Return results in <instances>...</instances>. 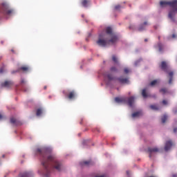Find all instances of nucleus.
I'll use <instances>...</instances> for the list:
<instances>
[{
  "instance_id": "obj_1",
  "label": "nucleus",
  "mask_w": 177,
  "mask_h": 177,
  "mask_svg": "<svg viewBox=\"0 0 177 177\" xmlns=\"http://www.w3.org/2000/svg\"><path fill=\"white\" fill-rule=\"evenodd\" d=\"M36 153L40 156L41 165H43L44 170L40 171L41 175L48 177L52 169L62 171V163L57 161L55 156L48 155L49 151L46 149L38 148Z\"/></svg>"
},
{
  "instance_id": "obj_2",
  "label": "nucleus",
  "mask_w": 177,
  "mask_h": 177,
  "mask_svg": "<svg viewBox=\"0 0 177 177\" xmlns=\"http://www.w3.org/2000/svg\"><path fill=\"white\" fill-rule=\"evenodd\" d=\"M160 5L162 8H164V6H167V5H169L170 6L171 10L169 12V17L172 20V21H175V15L177 13V0H174L172 1H162L160 2Z\"/></svg>"
},
{
  "instance_id": "obj_3",
  "label": "nucleus",
  "mask_w": 177,
  "mask_h": 177,
  "mask_svg": "<svg viewBox=\"0 0 177 177\" xmlns=\"http://www.w3.org/2000/svg\"><path fill=\"white\" fill-rule=\"evenodd\" d=\"M102 35H104V38H109L111 41V44H115V42H117V39H118L115 33L113 32V28L110 26L106 28V34Z\"/></svg>"
},
{
  "instance_id": "obj_4",
  "label": "nucleus",
  "mask_w": 177,
  "mask_h": 177,
  "mask_svg": "<svg viewBox=\"0 0 177 177\" xmlns=\"http://www.w3.org/2000/svg\"><path fill=\"white\" fill-rule=\"evenodd\" d=\"M0 13L6 16H12L15 13V10L7 3H3L0 6Z\"/></svg>"
},
{
  "instance_id": "obj_5",
  "label": "nucleus",
  "mask_w": 177,
  "mask_h": 177,
  "mask_svg": "<svg viewBox=\"0 0 177 177\" xmlns=\"http://www.w3.org/2000/svg\"><path fill=\"white\" fill-rule=\"evenodd\" d=\"M97 44L100 46H107V45H113V44L110 41V39H109L108 37H104L103 34L100 35L99 39L97 41Z\"/></svg>"
},
{
  "instance_id": "obj_6",
  "label": "nucleus",
  "mask_w": 177,
  "mask_h": 177,
  "mask_svg": "<svg viewBox=\"0 0 177 177\" xmlns=\"http://www.w3.org/2000/svg\"><path fill=\"white\" fill-rule=\"evenodd\" d=\"M62 93L69 99V100H73V99H75V91H70L67 93V91L64 90L62 91Z\"/></svg>"
},
{
  "instance_id": "obj_7",
  "label": "nucleus",
  "mask_w": 177,
  "mask_h": 177,
  "mask_svg": "<svg viewBox=\"0 0 177 177\" xmlns=\"http://www.w3.org/2000/svg\"><path fill=\"white\" fill-rule=\"evenodd\" d=\"M158 151H160V150L157 147H154V148L149 147V148H148V153L149 154V158H151V157H153V153H158Z\"/></svg>"
},
{
  "instance_id": "obj_8",
  "label": "nucleus",
  "mask_w": 177,
  "mask_h": 177,
  "mask_svg": "<svg viewBox=\"0 0 177 177\" xmlns=\"http://www.w3.org/2000/svg\"><path fill=\"white\" fill-rule=\"evenodd\" d=\"M126 103H127L129 107H132V106H133V103H135V97L132 96L129 98H127Z\"/></svg>"
},
{
  "instance_id": "obj_9",
  "label": "nucleus",
  "mask_w": 177,
  "mask_h": 177,
  "mask_svg": "<svg viewBox=\"0 0 177 177\" xmlns=\"http://www.w3.org/2000/svg\"><path fill=\"white\" fill-rule=\"evenodd\" d=\"M1 86H3L4 88H10V87L13 86V82L6 81V82L1 83Z\"/></svg>"
},
{
  "instance_id": "obj_10",
  "label": "nucleus",
  "mask_w": 177,
  "mask_h": 177,
  "mask_svg": "<svg viewBox=\"0 0 177 177\" xmlns=\"http://www.w3.org/2000/svg\"><path fill=\"white\" fill-rule=\"evenodd\" d=\"M19 71H24V73H26V71H28V66H21L19 68L17 71H12V74H15V73H19Z\"/></svg>"
},
{
  "instance_id": "obj_11",
  "label": "nucleus",
  "mask_w": 177,
  "mask_h": 177,
  "mask_svg": "<svg viewBox=\"0 0 177 177\" xmlns=\"http://www.w3.org/2000/svg\"><path fill=\"white\" fill-rule=\"evenodd\" d=\"M10 123L15 126L22 125V123L20 122V120H17V119L15 118H10Z\"/></svg>"
},
{
  "instance_id": "obj_12",
  "label": "nucleus",
  "mask_w": 177,
  "mask_h": 177,
  "mask_svg": "<svg viewBox=\"0 0 177 177\" xmlns=\"http://www.w3.org/2000/svg\"><path fill=\"white\" fill-rule=\"evenodd\" d=\"M115 102L116 103H127V97H115Z\"/></svg>"
},
{
  "instance_id": "obj_13",
  "label": "nucleus",
  "mask_w": 177,
  "mask_h": 177,
  "mask_svg": "<svg viewBox=\"0 0 177 177\" xmlns=\"http://www.w3.org/2000/svg\"><path fill=\"white\" fill-rule=\"evenodd\" d=\"M160 68H162L163 71H165V73H168V65L167 64V62H162Z\"/></svg>"
},
{
  "instance_id": "obj_14",
  "label": "nucleus",
  "mask_w": 177,
  "mask_h": 177,
  "mask_svg": "<svg viewBox=\"0 0 177 177\" xmlns=\"http://www.w3.org/2000/svg\"><path fill=\"white\" fill-rule=\"evenodd\" d=\"M172 145H173L172 141H171V140L167 141L165 146V151H168V150H169V149H171V147H172Z\"/></svg>"
},
{
  "instance_id": "obj_15",
  "label": "nucleus",
  "mask_w": 177,
  "mask_h": 177,
  "mask_svg": "<svg viewBox=\"0 0 177 177\" xmlns=\"http://www.w3.org/2000/svg\"><path fill=\"white\" fill-rule=\"evenodd\" d=\"M81 165H86V167H91V165H93V162L92 160H85L82 162Z\"/></svg>"
},
{
  "instance_id": "obj_16",
  "label": "nucleus",
  "mask_w": 177,
  "mask_h": 177,
  "mask_svg": "<svg viewBox=\"0 0 177 177\" xmlns=\"http://www.w3.org/2000/svg\"><path fill=\"white\" fill-rule=\"evenodd\" d=\"M147 26H149V22H147V21L144 22L138 28V31H143V30L146 29Z\"/></svg>"
},
{
  "instance_id": "obj_17",
  "label": "nucleus",
  "mask_w": 177,
  "mask_h": 177,
  "mask_svg": "<svg viewBox=\"0 0 177 177\" xmlns=\"http://www.w3.org/2000/svg\"><path fill=\"white\" fill-rule=\"evenodd\" d=\"M118 80L119 81V82H120V84H128L129 82V80H128V78L125 77H119L118 78Z\"/></svg>"
},
{
  "instance_id": "obj_18",
  "label": "nucleus",
  "mask_w": 177,
  "mask_h": 177,
  "mask_svg": "<svg viewBox=\"0 0 177 177\" xmlns=\"http://www.w3.org/2000/svg\"><path fill=\"white\" fill-rule=\"evenodd\" d=\"M89 3H91V0H82V5L84 8H88L89 6Z\"/></svg>"
},
{
  "instance_id": "obj_19",
  "label": "nucleus",
  "mask_w": 177,
  "mask_h": 177,
  "mask_svg": "<svg viewBox=\"0 0 177 177\" xmlns=\"http://www.w3.org/2000/svg\"><path fill=\"white\" fill-rule=\"evenodd\" d=\"M169 84H172V80L174 78V72L173 71L169 72Z\"/></svg>"
},
{
  "instance_id": "obj_20",
  "label": "nucleus",
  "mask_w": 177,
  "mask_h": 177,
  "mask_svg": "<svg viewBox=\"0 0 177 177\" xmlns=\"http://www.w3.org/2000/svg\"><path fill=\"white\" fill-rule=\"evenodd\" d=\"M105 77H106L109 81L114 80V77L110 73H105Z\"/></svg>"
},
{
  "instance_id": "obj_21",
  "label": "nucleus",
  "mask_w": 177,
  "mask_h": 177,
  "mask_svg": "<svg viewBox=\"0 0 177 177\" xmlns=\"http://www.w3.org/2000/svg\"><path fill=\"white\" fill-rule=\"evenodd\" d=\"M142 114L140 111L134 112L132 113L131 116L133 118H135L136 117H140V115Z\"/></svg>"
},
{
  "instance_id": "obj_22",
  "label": "nucleus",
  "mask_w": 177,
  "mask_h": 177,
  "mask_svg": "<svg viewBox=\"0 0 177 177\" xmlns=\"http://www.w3.org/2000/svg\"><path fill=\"white\" fill-rule=\"evenodd\" d=\"M30 176H31V174L28 172L21 173L19 174V177H30Z\"/></svg>"
},
{
  "instance_id": "obj_23",
  "label": "nucleus",
  "mask_w": 177,
  "mask_h": 177,
  "mask_svg": "<svg viewBox=\"0 0 177 177\" xmlns=\"http://www.w3.org/2000/svg\"><path fill=\"white\" fill-rule=\"evenodd\" d=\"M167 120H168V116L167 115H164L163 116H162L161 120L162 124H165Z\"/></svg>"
},
{
  "instance_id": "obj_24",
  "label": "nucleus",
  "mask_w": 177,
  "mask_h": 177,
  "mask_svg": "<svg viewBox=\"0 0 177 177\" xmlns=\"http://www.w3.org/2000/svg\"><path fill=\"white\" fill-rule=\"evenodd\" d=\"M146 88H144L142 91V95L144 98L147 97L149 95H147V93L146 92Z\"/></svg>"
},
{
  "instance_id": "obj_25",
  "label": "nucleus",
  "mask_w": 177,
  "mask_h": 177,
  "mask_svg": "<svg viewBox=\"0 0 177 177\" xmlns=\"http://www.w3.org/2000/svg\"><path fill=\"white\" fill-rule=\"evenodd\" d=\"M42 113H43L42 109L39 108V109L37 110L36 115H37V117H39V115H41V114H42Z\"/></svg>"
},
{
  "instance_id": "obj_26",
  "label": "nucleus",
  "mask_w": 177,
  "mask_h": 177,
  "mask_svg": "<svg viewBox=\"0 0 177 177\" xmlns=\"http://www.w3.org/2000/svg\"><path fill=\"white\" fill-rule=\"evenodd\" d=\"M158 47L159 49V52H162V49H164V47H163L162 44H161V43H159L158 44Z\"/></svg>"
},
{
  "instance_id": "obj_27",
  "label": "nucleus",
  "mask_w": 177,
  "mask_h": 177,
  "mask_svg": "<svg viewBox=\"0 0 177 177\" xmlns=\"http://www.w3.org/2000/svg\"><path fill=\"white\" fill-rule=\"evenodd\" d=\"M110 71H111V73H117L118 69H117V68H115V66H112V67L111 68V69H110Z\"/></svg>"
},
{
  "instance_id": "obj_28",
  "label": "nucleus",
  "mask_w": 177,
  "mask_h": 177,
  "mask_svg": "<svg viewBox=\"0 0 177 177\" xmlns=\"http://www.w3.org/2000/svg\"><path fill=\"white\" fill-rule=\"evenodd\" d=\"M112 60L114 62V63H118V59L115 55L112 56Z\"/></svg>"
},
{
  "instance_id": "obj_29",
  "label": "nucleus",
  "mask_w": 177,
  "mask_h": 177,
  "mask_svg": "<svg viewBox=\"0 0 177 177\" xmlns=\"http://www.w3.org/2000/svg\"><path fill=\"white\" fill-rule=\"evenodd\" d=\"M150 109H151V110H158V106H157V105H151Z\"/></svg>"
},
{
  "instance_id": "obj_30",
  "label": "nucleus",
  "mask_w": 177,
  "mask_h": 177,
  "mask_svg": "<svg viewBox=\"0 0 177 177\" xmlns=\"http://www.w3.org/2000/svg\"><path fill=\"white\" fill-rule=\"evenodd\" d=\"M160 92L164 95L165 93H167V88H161Z\"/></svg>"
},
{
  "instance_id": "obj_31",
  "label": "nucleus",
  "mask_w": 177,
  "mask_h": 177,
  "mask_svg": "<svg viewBox=\"0 0 177 177\" xmlns=\"http://www.w3.org/2000/svg\"><path fill=\"white\" fill-rule=\"evenodd\" d=\"M156 84H157V80H153V81L150 83V85H151V86H154V85H156Z\"/></svg>"
},
{
  "instance_id": "obj_32",
  "label": "nucleus",
  "mask_w": 177,
  "mask_h": 177,
  "mask_svg": "<svg viewBox=\"0 0 177 177\" xmlns=\"http://www.w3.org/2000/svg\"><path fill=\"white\" fill-rule=\"evenodd\" d=\"M124 73H125V74H128V73H129V69H128V68H125L124 69Z\"/></svg>"
},
{
  "instance_id": "obj_33",
  "label": "nucleus",
  "mask_w": 177,
  "mask_h": 177,
  "mask_svg": "<svg viewBox=\"0 0 177 177\" xmlns=\"http://www.w3.org/2000/svg\"><path fill=\"white\" fill-rule=\"evenodd\" d=\"M115 9L116 10H118V9H121V6H120V5L115 6Z\"/></svg>"
},
{
  "instance_id": "obj_34",
  "label": "nucleus",
  "mask_w": 177,
  "mask_h": 177,
  "mask_svg": "<svg viewBox=\"0 0 177 177\" xmlns=\"http://www.w3.org/2000/svg\"><path fill=\"white\" fill-rule=\"evenodd\" d=\"M162 104L167 105V104H168V102L167 100H164L162 101Z\"/></svg>"
},
{
  "instance_id": "obj_35",
  "label": "nucleus",
  "mask_w": 177,
  "mask_h": 177,
  "mask_svg": "<svg viewBox=\"0 0 177 177\" xmlns=\"http://www.w3.org/2000/svg\"><path fill=\"white\" fill-rule=\"evenodd\" d=\"M21 84H26V81L24 80V79H21Z\"/></svg>"
},
{
  "instance_id": "obj_36",
  "label": "nucleus",
  "mask_w": 177,
  "mask_h": 177,
  "mask_svg": "<svg viewBox=\"0 0 177 177\" xmlns=\"http://www.w3.org/2000/svg\"><path fill=\"white\" fill-rule=\"evenodd\" d=\"M2 73H3V68H0V74H2Z\"/></svg>"
},
{
  "instance_id": "obj_37",
  "label": "nucleus",
  "mask_w": 177,
  "mask_h": 177,
  "mask_svg": "<svg viewBox=\"0 0 177 177\" xmlns=\"http://www.w3.org/2000/svg\"><path fill=\"white\" fill-rule=\"evenodd\" d=\"M95 177H106V175L95 176Z\"/></svg>"
},
{
  "instance_id": "obj_38",
  "label": "nucleus",
  "mask_w": 177,
  "mask_h": 177,
  "mask_svg": "<svg viewBox=\"0 0 177 177\" xmlns=\"http://www.w3.org/2000/svg\"><path fill=\"white\" fill-rule=\"evenodd\" d=\"M174 133H176V132H177V128H174Z\"/></svg>"
},
{
  "instance_id": "obj_39",
  "label": "nucleus",
  "mask_w": 177,
  "mask_h": 177,
  "mask_svg": "<svg viewBox=\"0 0 177 177\" xmlns=\"http://www.w3.org/2000/svg\"><path fill=\"white\" fill-rule=\"evenodd\" d=\"M84 121V119H81V121L80 122V125H82V122Z\"/></svg>"
},
{
  "instance_id": "obj_40",
  "label": "nucleus",
  "mask_w": 177,
  "mask_h": 177,
  "mask_svg": "<svg viewBox=\"0 0 177 177\" xmlns=\"http://www.w3.org/2000/svg\"><path fill=\"white\" fill-rule=\"evenodd\" d=\"M176 36L175 35V34H173L172 35V38H176Z\"/></svg>"
},
{
  "instance_id": "obj_41",
  "label": "nucleus",
  "mask_w": 177,
  "mask_h": 177,
  "mask_svg": "<svg viewBox=\"0 0 177 177\" xmlns=\"http://www.w3.org/2000/svg\"><path fill=\"white\" fill-rule=\"evenodd\" d=\"M172 177H177V174H173Z\"/></svg>"
},
{
  "instance_id": "obj_42",
  "label": "nucleus",
  "mask_w": 177,
  "mask_h": 177,
  "mask_svg": "<svg viewBox=\"0 0 177 177\" xmlns=\"http://www.w3.org/2000/svg\"><path fill=\"white\" fill-rule=\"evenodd\" d=\"M2 118H3V116L1 114H0V120H2Z\"/></svg>"
},
{
  "instance_id": "obj_43",
  "label": "nucleus",
  "mask_w": 177,
  "mask_h": 177,
  "mask_svg": "<svg viewBox=\"0 0 177 177\" xmlns=\"http://www.w3.org/2000/svg\"><path fill=\"white\" fill-rule=\"evenodd\" d=\"M22 91H24V92H27V90L22 88Z\"/></svg>"
},
{
  "instance_id": "obj_44",
  "label": "nucleus",
  "mask_w": 177,
  "mask_h": 177,
  "mask_svg": "<svg viewBox=\"0 0 177 177\" xmlns=\"http://www.w3.org/2000/svg\"><path fill=\"white\" fill-rule=\"evenodd\" d=\"M145 42H147V39H145Z\"/></svg>"
},
{
  "instance_id": "obj_45",
  "label": "nucleus",
  "mask_w": 177,
  "mask_h": 177,
  "mask_svg": "<svg viewBox=\"0 0 177 177\" xmlns=\"http://www.w3.org/2000/svg\"><path fill=\"white\" fill-rule=\"evenodd\" d=\"M44 89H46V86H44Z\"/></svg>"
},
{
  "instance_id": "obj_46",
  "label": "nucleus",
  "mask_w": 177,
  "mask_h": 177,
  "mask_svg": "<svg viewBox=\"0 0 177 177\" xmlns=\"http://www.w3.org/2000/svg\"><path fill=\"white\" fill-rule=\"evenodd\" d=\"M5 157V155H3V158Z\"/></svg>"
}]
</instances>
